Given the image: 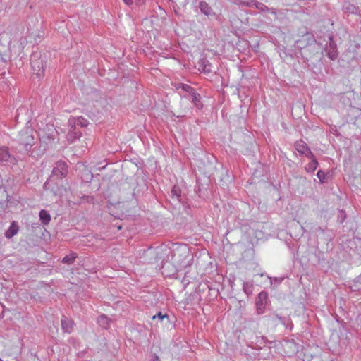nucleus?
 Returning <instances> with one entry per match:
<instances>
[{
	"mask_svg": "<svg viewBox=\"0 0 361 361\" xmlns=\"http://www.w3.org/2000/svg\"><path fill=\"white\" fill-rule=\"evenodd\" d=\"M80 136H81V133H75V136L74 137V138H79Z\"/></svg>",
	"mask_w": 361,
	"mask_h": 361,
	"instance_id": "a211bd4d",
	"label": "nucleus"
},
{
	"mask_svg": "<svg viewBox=\"0 0 361 361\" xmlns=\"http://www.w3.org/2000/svg\"><path fill=\"white\" fill-rule=\"evenodd\" d=\"M201 11L207 16L211 15V8L209 7L207 4L202 2L200 5Z\"/></svg>",
	"mask_w": 361,
	"mask_h": 361,
	"instance_id": "f8f14e48",
	"label": "nucleus"
},
{
	"mask_svg": "<svg viewBox=\"0 0 361 361\" xmlns=\"http://www.w3.org/2000/svg\"><path fill=\"white\" fill-rule=\"evenodd\" d=\"M53 173L60 178L66 176L68 173L67 164L63 161L57 162L56 167H54L53 170Z\"/></svg>",
	"mask_w": 361,
	"mask_h": 361,
	"instance_id": "20e7f679",
	"label": "nucleus"
},
{
	"mask_svg": "<svg viewBox=\"0 0 361 361\" xmlns=\"http://www.w3.org/2000/svg\"><path fill=\"white\" fill-rule=\"evenodd\" d=\"M317 166V162L314 160L312 161V162L310 164V169H312V171H314Z\"/></svg>",
	"mask_w": 361,
	"mask_h": 361,
	"instance_id": "dca6fc26",
	"label": "nucleus"
},
{
	"mask_svg": "<svg viewBox=\"0 0 361 361\" xmlns=\"http://www.w3.org/2000/svg\"><path fill=\"white\" fill-rule=\"evenodd\" d=\"M302 148H305L304 145H302V147H300V149H302Z\"/></svg>",
	"mask_w": 361,
	"mask_h": 361,
	"instance_id": "aec40b11",
	"label": "nucleus"
},
{
	"mask_svg": "<svg viewBox=\"0 0 361 361\" xmlns=\"http://www.w3.org/2000/svg\"><path fill=\"white\" fill-rule=\"evenodd\" d=\"M76 257V254L71 253L63 258L62 262L68 264H72Z\"/></svg>",
	"mask_w": 361,
	"mask_h": 361,
	"instance_id": "9b49d317",
	"label": "nucleus"
},
{
	"mask_svg": "<svg viewBox=\"0 0 361 361\" xmlns=\"http://www.w3.org/2000/svg\"><path fill=\"white\" fill-rule=\"evenodd\" d=\"M268 295L265 292H261L258 295L257 300L256 302L257 312L259 314L264 312L267 304Z\"/></svg>",
	"mask_w": 361,
	"mask_h": 361,
	"instance_id": "7ed1b4c3",
	"label": "nucleus"
},
{
	"mask_svg": "<svg viewBox=\"0 0 361 361\" xmlns=\"http://www.w3.org/2000/svg\"><path fill=\"white\" fill-rule=\"evenodd\" d=\"M61 326L66 332H71L73 328V322L68 317H63L61 319Z\"/></svg>",
	"mask_w": 361,
	"mask_h": 361,
	"instance_id": "0eeeda50",
	"label": "nucleus"
},
{
	"mask_svg": "<svg viewBox=\"0 0 361 361\" xmlns=\"http://www.w3.org/2000/svg\"><path fill=\"white\" fill-rule=\"evenodd\" d=\"M97 322L98 324L104 329H107L110 325V319L104 314L98 317Z\"/></svg>",
	"mask_w": 361,
	"mask_h": 361,
	"instance_id": "1a4fd4ad",
	"label": "nucleus"
},
{
	"mask_svg": "<svg viewBox=\"0 0 361 361\" xmlns=\"http://www.w3.org/2000/svg\"><path fill=\"white\" fill-rule=\"evenodd\" d=\"M302 148H305L304 145H302V147H300V149H302Z\"/></svg>",
	"mask_w": 361,
	"mask_h": 361,
	"instance_id": "412c9836",
	"label": "nucleus"
},
{
	"mask_svg": "<svg viewBox=\"0 0 361 361\" xmlns=\"http://www.w3.org/2000/svg\"><path fill=\"white\" fill-rule=\"evenodd\" d=\"M19 231V226L16 221H13L11 224L10 227L5 233V236L10 239L18 233Z\"/></svg>",
	"mask_w": 361,
	"mask_h": 361,
	"instance_id": "423d86ee",
	"label": "nucleus"
},
{
	"mask_svg": "<svg viewBox=\"0 0 361 361\" xmlns=\"http://www.w3.org/2000/svg\"><path fill=\"white\" fill-rule=\"evenodd\" d=\"M18 142L24 146H31L34 144V137L32 136V130L30 128L27 127L19 133Z\"/></svg>",
	"mask_w": 361,
	"mask_h": 361,
	"instance_id": "f257e3e1",
	"label": "nucleus"
},
{
	"mask_svg": "<svg viewBox=\"0 0 361 361\" xmlns=\"http://www.w3.org/2000/svg\"><path fill=\"white\" fill-rule=\"evenodd\" d=\"M157 317L159 318L161 320H163L164 318L168 319L167 314H162L161 312H159L157 315L153 316L152 319H155Z\"/></svg>",
	"mask_w": 361,
	"mask_h": 361,
	"instance_id": "2eb2a0df",
	"label": "nucleus"
},
{
	"mask_svg": "<svg viewBox=\"0 0 361 361\" xmlns=\"http://www.w3.org/2000/svg\"><path fill=\"white\" fill-rule=\"evenodd\" d=\"M317 177L319 179V180L323 183L325 180V173L324 172L322 171H319L317 172Z\"/></svg>",
	"mask_w": 361,
	"mask_h": 361,
	"instance_id": "4468645a",
	"label": "nucleus"
},
{
	"mask_svg": "<svg viewBox=\"0 0 361 361\" xmlns=\"http://www.w3.org/2000/svg\"><path fill=\"white\" fill-rule=\"evenodd\" d=\"M0 161L15 164L16 159L11 156L6 147H0Z\"/></svg>",
	"mask_w": 361,
	"mask_h": 361,
	"instance_id": "39448f33",
	"label": "nucleus"
},
{
	"mask_svg": "<svg viewBox=\"0 0 361 361\" xmlns=\"http://www.w3.org/2000/svg\"><path fill=\"white\" fill-rule=\"evenodd\" d=\"M182 87L184 90L192 94L193 102L197 106H198L197 102L199 101L200 95L195 93L194 90L188 85H182Z\"/></svg>",
	"mask_w": 361,
	"mask_h": 361,
	"instance_id": "6e6552de",
	"label": "nucleus"
},
{
	"mask_svg": "<svg viewBox=\"0 0 361 361\" xmlns=\"http://www.w3.org/2000/svg\"><path fill=\"white\" fill-rule=\"evenodd\" d=\"M127 5H130L133 4V0H123Z\"/></svg>",
	"mask_w": 361,
	"mask_h": 361,
	"instance_id": "f3484780",
	"label": "nucleus"
},
{
	"mask_svg": "<svg viewBox=\"0 0 361 361\" xmlns=\"http://www.w3.org/2000/svg\"><path fill=\"white\" fill-rule=\"evenodd\" d=\"M75 126H80L81 127H85L88 124V121L82 117H78L76 121L74 123Z\"/></svg>",
	"mask_w": 361,
	"mask_h": 361,
	"instance_id": "ddd939ff",
	"label": "nucleus"
},
{
	"mask_svg": "<svg viewBox=\"0 0 361 361\" xmlns=\"http://www.w3.org/2000/svg\"><path fill=\"white\" fill-rule=\"evenodd\" d=\"M31 66L37 78L44 75V61L37 55L34 54L31 57Z\"/></svg>",
	"mask_w": 361,
	"mask_h": 361,
	"instance_id": "f03ea898",
	"label": "nucleus"
},
{
	"mask_svg": "<svg viewBox=\"0 0 361 361\" xmlns=\"http://www.w3.org/2000/svg\"><path fill=\"white\" fill-rule=\"evenodd\" d=\"M39 217L44 224H48L51 220L49 214L45 210H42L39 212Z\"/></svg>",
	"mask_w": 361,
	"mask_h": 361,
	"instance_id": "9d476101",
	"label": "nucleus"
},
{
	"mask_svg": "<svg viewBox=\"0 0 361 361\" xmlns=\"http://www.w3.org/2000/svg\"><path fill=\"white\" fill-rule=\"evenodd\" d=\"M329 56H330V58H331V59H334L335 58L334 54L329 55Z\"/></svg>",
	"mask_w": 361,
	"mask_h": 361,
	"instance_id": "6ab92c4d",
	"label": "nucleus"
}]
</instances>
